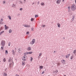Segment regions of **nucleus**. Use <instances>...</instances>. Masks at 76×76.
<instances>
[{
    "instance_id": "nucleus-46",
    "label": "nucleus",
    "mask_w": 76,
    "mask_h": 76,
    "mask_svg": "<svg viewBox=\"0 0 76 76\" xmlns=\"http://www.w3.org/2000/svg\"><path fill=\"white\" fill-rule=\"evenodd\" d=\"M62 1H63V2H64V0H62Z\"/></svg>"
},
{
    "instance_id": "nucleus-9",
    "label": "nucleus",
    "mask_w": 76,
    "mask_h": 76,
    "mask_svg": "<svg viewBox=\"0 0 76 76\" xmlns=\"http://www.w3.org/2000/svg\"><path fill=\"white\" fill-rule=\"evenodd\" d=\"M60 1H61V0H58L56 1V3L57 4H60Z\"/></svg>"
},
{
    "instance_id": "nucleus-48",
    "label": "nucleus",
    "mask_w": 76,
    "mask_h": 76,
    "mask_svg": "<svg viewBox=\"0 0 76 76\" xmlns=\"http://www.w3.org/2000/svg\"><path fill=\"white\" fill-rule=\"evenodd\" d=\"M26 0H24V1H25Z\"/></svg>"
},
{
    "instance_id": "nucleus-45",
    "label": "nucleus",
    "mask_w": 76,
    "mask_h": 76,
    "mask_svg": "<svg viewBox=\"0 0 76 76\" xmlns=\"http://www.w3.org/2000/svg\"><path fill=\"white\" fill-rule=\"evenodd\" d=\"M16 76H19V75H16Z\"/></svg>"
},
{
    "instance_id": "nucleus-10",
    "label": "nucleus",
    "mask_w": 76,
    "mask_h": 76,
    "mask_svg": "<svg viewBox=\"0 0 76 76\" xmlns=\"http://www.w3.org/2000/svg\"><path fill=\"white\" fill-rule=\"evenodd\" d=\"M4 26L5 27V29L6 30L7 29H8V28H9V27L7 26L6 25H5Z\"/></svg>"
},
{
    "instance_id": "nucleus-40",
    "label": "nucleus",
    "mask_w": 76,
    "mask_h": 76,
    "mask_svg": "<svg viewBox=\"0 0 76 76\" xmlns=\"http://www.w3.org/2000/svg\"><path fill=\"white\" fill-rule=\"evenodd\" d=\"M16 6V5L13 4V7H15Z\"/></svg>"
},
{
    "instance_id": "nucleus-14",
    "label": "nucleus",
    "mask_w": 76,
    "mask_h": 76,
    "mask_svg": "<svg viewBox=\"0 0 76 76\" xmlns=\"http://www.w3.org/2000/svg\"><path fill=\"white\" fill-rule=\"evenodd\" d=\"M57 25L58 27V28H60V26H61L60 24L59 23H58L57 24Z\"/></svg>"
},
{
    "instance_id": "nucleus-17",
    "label": "nucleus",
    "mask_w": 76,
    "mask_h": 76,
    "mask_svg": "<svg viewBox=\"0 0 76 76\" xmlns=\"http://www.w3.org/2000/svg\"><path fill=\"white\" fill-rule=\"evenodd\" d=\"M44 67V66H39V69H42Z\"/></svg>"
},
{
    "instance_id": "nucleus-29",
    "label": "nucleus",
    "mask_w": 76,
    "mask_h": 76,
    "mask_svg": "<svg viewBox=\"0 0 76 76\" xmlns=\"http://www.w3.org/2000/svg\"><path fill=\"white\" fill-rule=\"evenodd\" d=\"M42 56V53H41L39 54V56L40 57V56Z\"/></svg>"
},
{
    "instance_id": "nucleus-18",
    "label": "nucleus",
    "mask_w": 76,
    "mask_h": 76,
    "mask_svg": "<svg viewBox=\"0 0 76 76\" xmlns=\"http://www.w3.org/2000/svg\"><path fill=\"white\" fill-rule=\"evenodd\" d=\"M8 54V52L7 50H5V54Z\"/></svg>"
},
{
    "instance_id": "nucleus-26",
    "label": "nucleus",
    "mask_w": 76,
    "mask_h": 76,
    "mask_svg": "<svg viewBox=\"0 0 76 76\" xmlns=\"http://www.w3.org/2000/svg\"><path fill=\"white\" fill-rule=\"evenodd\" d=\"M62 61L63 63H65V60H62Z\"/></svg>"
},
{
    "instance_id": "nucleus-36",
    "label": "nucleus",
    "mask_w": 76,
    "mask_h": 76,
    "mask_svg": "<svg viewBox=\"0 0 76 76\" xmlns=\"http://www.w3.org/2000/svg\"><path fill=\"white\" fill-rule=\"evenodd\" d=\"M44 73H45V72L44 71H43V72H42V74H44Z\"/></svg>"
},
{
    "instance_id": "nucleus-8",
    "label": "nucleus",
    "mask_w": 76,
    "mask_h": 76,
    "mask_svg": "<svg viewBox=\"0 0 76 76\" xmlns=\"http://www.w3.org/2000/svg\"><path fill=\"white\" fill-rule=\"evenodd\" d=\"M70 54H68L67 55H66L65 56V57H66V58H68V57H70Z\"/></svg>"
},
{
    "instance_id": "nucleus-1",
    "label": "nucleus",
    "mask_w": 76,
    "mask_h": 76,
    "mask_svg": "<svg viewBox=\"0 0 76 76\" xmlns=\"http://www.w3.org/2000/svg\"><path fill=\"white\" fill-rule=\"evenodd\" d=\"M9 62H10V67H11V66H13V60L12 59V58H9Z\"/></svg>"
},
{
    "instance_id": "nucleus-32",
    "label": "nucleus",
    "mask_w": 76,
    "mask_h": 76,
    "mask_svg": "<svg viewBox=\"0 0 76 76\" xmlns=\"http://www.w3.org/2000/svg\"><path fill=\"white\" fill-rule=\"evenodd\" d=\"M1 22H3V18L1 19Z\"/></svg>"
},
{
    "instance_id": "nucleus-5",
    "label": "nucleus",
    "mask_w": 76,
    "mask_h": 76,
    "mask_svg": "<svg viewBox=\"0 0 76 76\" xmlns=\"http://www.w3.org/2000/svg\"><path fill=\"white\" fill-rule=\"evenodd\" d=\"M1 44L2 46H4V45H5V41H2V43H1Z\"/></svg>"
},
{
    "instance_id": "nucleus-13",
    "label": "nucleus",
    "mask_w": 76,
    "mask_h": 76,
    "mask_svg": "<svg viewBox=\"0 0 76 76\" xmlns=\"http://www.w3.org/2000/svg\"><path fill=\"white\" fill-rule=\"evenodd\" d=\"M27 50H28V51H30V50H31V48L30 47L28 48H27Z\"/></svg>"
},
{
    "instance_id": "nucleus-11",
    "label": "nucleus",
    "mask_w": 76,
    "mask_h": 76,
    "mask_svg": "<svg viewBox=\"0 0 76 76\" xmlns=\"http://www.w3.org/2000/svg\"><path fill=\"white\" fill-rule=\"evenodd\" d=\"M12 54L13 55H15V51L13 50L12 51Z\"/></svg>"
},
{
    "instance_id": "nucleus-39",
    "label": "nucleus",
    "mask_w": 76,
    "mask_h": 76,
    "mask_svg": "<svg viewBox=\"0 0 76 76\" xmlns=\"http://www.w3.org/2000/svg\"><path fill=\"white\" fill-rule=\"evenodd\" d=\"M3 4H5V1H4L3 2Z\"/></svg>"
},
{
    "instance_id": "nucleus-27",
    "label": "nucleus",
    "mask_w": 76,
    "mask_h": 76,
    "mask_svg": "<svg viewBox=\"0 0 76 76\" xmlns=\"http://www.w3.org/2000/svg\"><path fill=\"white\" fill-rule=\"evenodd\" d=\"M34 18H31V21L33 22V21H34Z\"/></svg>"
},
{
    "instance_id": "nucleus-38",
    "label": "nucleus",
    "mask_w": 76,
    "mask_h": 76,
    "mask_svg": "<svg viewBox=\"0 0 76 76\" xmlns=\"http://www.w3.org/2000/svg\"><path fill=\"white\" fill-rule=\"evenodd\" d=\"M31 29L32 31H33V30H34V28H31Z\"/></svg>"
},
{
    "instance_id": "nucleus-43",
    "label": "nucleus",
    "mask_w": 76,
    "mask_h": 76,
    "mask_svg": "<svg viewBox=\"0 0 76 76\" xmlns=\"http://www.w3.org/2000/svg\"><path fill=\"white\" fill-rule=\"evenodd\" d=\"M4 32V31H2L1 32V33H3Z\"/></svg>"
},
{
    "instance_id": "nucleus-44",
    "label": "nucleus",
    "mask_w": 76,
    "mask_h": 76,
    "mask_svg": "<svg viewBox=\"0 0 76 76\" xmlns=\"http://www.w3.org/2000/svg\"><path fill=\"white\" fill-rule=\"evenodd\" d=\"M37 3L38 4H39V2H38Z\"/></svg>"
},
{
    "instance_id": "nucleus-15",
    "label": "nucleus",
    "mask_w": 76,
    "mask_h": 76,
    "mask_svg": "<svg viewBox=\"0 0 76 76\" xmlns=\"http://www.w3.org/2000/svg\"><path fill=\"white\" fill-rule=\"evenodd\" d=\"M74 57L73 56V55H72V56H71L70 57V59L72 60V59H73V58Z\"/></svg>"
},
{
    "instance_id": "nucleus-4",
    "label": "nucleus",
    "mask_w": 76,
    "mask_h": 76,
    "mask_svg": "<svg viewBox=\"0 0 76 76\" xmlns=\"http://www.w3.org/2000/svg\"><path fill=\"white\" fill-rule=\"evenodd\" d=\"M35 42V39H33L30 43V44H31V45H33Z\"/></svg>"
},
{
    "instance_id": "nucleus-3",
    "label": "nucleus",
    "mask_w": 76,
    "mask_h": 76,
    "mask_svg": "<svg viewBox=\"0 0 76 76\" xmlns=\"http://www.w3.org/2000/svg\"><path fill=\"white\" fill-rule=\"evenodd\" d=\"M26 55H24L22 58L23 60V61H26Z\"/></svg>"
},
{
    "instance_id": "nucleus-28",
    "label": "nucleus",
    "mask_w": 76,
    "mask_h": 76,
    "mask_svg": "<svg viewBox=\"0 0 76 76\" xmlns=\"http://www.w3.org/2000/svg\"><path fill=\"white\" fill-rule=\"evenodd\" d=\"M12 32V30H9V33H11V32Z\"/></svg>"
},
{
    "instance_id": "nucleus-16",
    "label": "nucleus",
    "mask_w": 76,
    "mask_h": 76,
    "mask_svg": "<svg viewBox=\"0 0 76 76\" xmlns=\"http://www.w3.org/2000/svg\"><path fill=\"white\" fill-rule=\"evenodd\" d=\"M58 72V70H56L54 71L53 73H57V72Z\"/></svg>"
},
{
    "instance_id": "nucleus-34",
    "label": "nucleus",
    "mask_w": 76,
    "mask_h": 76,
    "mask_svg": "<svg viewBox=\"0 0 76 76\" xmlns=\"http://www.w3.org/2000/svg\"><path fill=\"white\" fill-rule=\"evenodd\" d=\"M29 34V32H26V34H27L28 35V34Z\"/></svg>"
},
{
    "instance_id": "nucleus-2",
    "label": "nucleus",
    "mask_w": 76,
    "mask_h": 76,
    "mask_svg": "<svg viewBox=\"0 0 76 76\" xmlns=\"http://www.w3.org/2000/svg\"><path fill=\"white\" fill-rule=\"evenodd\" d=\"M71 9L72 10H76V6L74 4L72 5L71 7Z\"/></svg>"
},
{
    "instance_id": "nucleus-50",
    "label": "nucleus",
    "mask_w": 76,
    "mask_h": 76,
    "mask_svg": "<svg viewBox=\"0 0 76 76\" xmlns=\"http://www.w3.org/2000/svg\"><path fill=\"white\" fill-rule=\"evenodd\" d=\"M0 35H1V34H0Z\"/></svg>"
},
{
    "instance_id": "nucleus-25",
    "label": "nucleus",
    "mask_w": 76,
    "mask_h": 76,
    "mask_svg": "<svg viewBox=\"0 0 76 76\" xmlns=\"http://www.w3.org/2000/svg\"><path fill=\"white\" fill-rule=\"evenodd\" d=\"M7 73H4V76H7Z\"/></svg>"
},
{
    "instance_id": "nucleus-47",
    "label": "nucleus",
    "mask_w": 76,
    "mask_h": 76,
    "mask_svg": "<svg viewBox=\"0 0 76 76\" xmlns=\"http://www.w3.org/2000/svg\"><path fill=\"white\" fill-rule=\"evenodd\" d=\"M64 76H66V75H64Z\"/></svg>"
},
{
    "instance_id": "nucleus-23",
    "label": "nucleus",
    "mask_w": 76,
    "mask_h": 76,
    "mask_svg": "<svg viewBox=\"0 0 76 76\" xmlns=\"http://www.w3.org/2000/svg\"><path fill=\"white\" fill-rule=\"evenodd\" d=\"M8 18H9V19H11V17L10 15L8 16Z\"/></svg>"
},
{
    "instance_id": "nucleus-35",
    "label": "nucleus",
    "mask_w": 76,
    "mask_h": 76,
    "mask_svg": "<svg viewBox=\"0 0 76 76\" xmlns=\"http://www.w3.org/2000/svg\"><path fill=\"white\" fill-rule=\"evenodd\" d=\"M10 42H9V43H8V45H9V46H10Z\"/></svg>"
},
{
    "instance_id": "nucleus-30",
    "label": "nucleus",
    "mask_w": 76,
    "mask_h": 76,
    "mask_svg": "<svg viewBox=\"0 0 76 76\" xmlns=\"http://www.w3.org/2000/svg\"><path fill=\"white\" fill-rule=\"evenodd\" d=\"M6 61V58H4L3 60V61H4V62H5V61Z\"/></svg>"
},
{
    "instance_id": "nucleus-24",
    "label": "nucleus",
    "mask_w": 76,
    "mask_h": 76,
    "mask_svg": "<svg viewBox=\"0 0 76 76\" xmlns=\"http://www.w3.org/2000/svg\"><path fill=\"white\" fill-rule=\"evenodd\" d=\"M57 64L58 66H59V65L60 64V62H58Z\"/></svg>"
},
{
    "instance_id": "nucleus-12",
    "label": "nucleus",
    "mask_w": 76,
    "mask_h": 76,
    "mask_svg": "<svg viewBox=\"0 0 76 76\" xmlns=\"http://www.w3.org/2000/svg\"><path fill=\"white\" fill-rule=\"evenodd\" d=\"M70 7L69 6L68 7V12H70Z\"/></svg>"
},
{
    "instance_id": "nucleus-7",
    "label": "nucleus",
    "mask_w": 76,
    "mask_h": 76,
    "mask_svg": "<svg viewBox=\"0 0 76 76\" xmlns=\"http://www.w3.org/2000/svg\"><path fill=\"white\" fill-rule=\"evenodd\" d=\"M32 54V52H27L26 53V54Z\"/></svg>"
},
{
    "instance_id": "nucleus-49",
    "label": "nucleus",
    "mask_w": 76,
    "mask_h": 76,
    "mask_svg": "<svg viewBox=\"0 0 76 76\" xmlns=\"http://www.w3.org/2000/svg\"><path fill=\"white\" fill-rule=\"evenodd\" d=\"M33 4H34V3H33Z\"/></svg>"
},
{
    "instance_id": "nucleus-19",
    "label": "nucleus",
    "mask_w": 76,
    "mask_h": 76,
    "mask_svg": "<svg viewBox=\"0 0 76 76\" xmlns=\"http://www.w3.org/2000/svg\"><path fill=\"white\" fill-rule=\"evenodd\" d=\"M22 65H23V66H24V65H25V62L24 61L22 63Z\"/></svg>"
},
{
    "instance_id": "nucleus-31",
    "label": "nucleus",
    "mask_w": 76,
    "mask_h": 76,
    "mask_svg": "<svg viewBox=\"0 0 76 76\" xmlns=\"http://www.w3.org/2000/svg\"><path fill=\"white\" fill-rule=\"evenodd\" d=\"M38 15H35V18H38Z\"/></svg>"
},
{
    "instance_id": "nucleus-37",
    "label": "nucleus",
    "mask_w": 76,
    "mask_h": 76,
    "mask_svg": "<svg viewBox=\"0 0 76 76\" xmlns=\"http://www.w3.org/2000/svg\"><path fill=\"white\" fill-rule=\"evenodd\" d=\"M43 27H45V25H43Z\"/></svg>"
},
{
    "instance_id": "nucleus-22",
    "label": "nucleus",
    "mask_w": 76,
    "mask_h": 76,
    "mask_svg": "<svg viewBox=\"0 0 76 76\" xmlns=\"http://www.w3.org/2000/svg\"><path fill=\"white\" fill-rule=\"evenodd\" d=\"M33 60V58H32V57H31V59H30L31 61H32Z\"/></svg>"
},
{
    "instance_id": "nucleus-33",
    "label": "nucleus",
    "mask_w": 76,
    "mask_h": 76,
    "mask_svg": "<svg viewBox=\"0 0 76 76\" xmlns=\"http://www.w3.org/2000/svg\"><path fill=\"white\" fill-rule=\"evenodd\" d=\"M3 48H4L3 47H1V50H3Z\"/></svg>"
},
{
    "instance_id": "nucleus-42",
    "label": "nucleus",
    "mask_w": 76,
    "mask_h": 76,
    "mask_svg": "<svg viewBox=\"0 0 76 76\" xmlns=\"http://www.w3.org/2000/svg\"><path fill=\"white\" fill-rule=\"evenodd\" d=\"M38 58H40V56H38Z\"/></svg>"
},
{
    "instance_id": "nucleus-41",
    "label": "nucleus",
    "mask_w": 76,
    "mask_h": 76,
    "mask_svg": "<svg viewBox=\"0 0 76 76\" xmlns=\"http://www.w3.org/2000/svg\"><path fill=\"white\" fill-rule=\"evenodd\" d=\"M20 10H22V8H20Z\"/></svg>"
},
{
    "instance_id": "nucleus-6",
    "label": "nucleus",
    "mask_w": 76,
    "mask_h": 76,
    "mask_svg": "<svg viewBox=\"0 0 76 76\" xmlns=\"http://www.w3.org/2000/svg\"><path fill=\"white\" fill-rule=\"evenodd\" d=\"M24 27H26V28H28L29 27H31V26L30 25H28V24H25L24 26Z\"/></svg>"
},
{
    "instance_id": "nucleus-20",
    "label": "nucleus",
    "mask_w": 76,
    "mask_h": 76,
    "mask_svg": "<svg viewBox=\"0 0 76 76\" xmlns=\"http://www.w3.org/2000/svg\"><path fill=\"white\" fill-rule=\"evenodd\" d=\"M41 6H44V2H42L41 3Z\"/></svg>"
},
{
    "instance_id": "nucleus-21",
    "label": "nucleus",
    "mask_w": 76,
    "mask_h": 76,
    "mask_svg": "<svg viewBox=\"0 0 76 76\" xmlns=\"http://www.w3.org/2000/svg\"><path fill=\"white\" fill-rule=\"evenodd\" d=\"M73 53L74 54H76V50H74L73 51Z\"/></svg>"
}]
</instances>
